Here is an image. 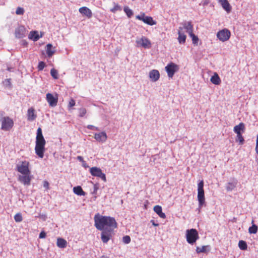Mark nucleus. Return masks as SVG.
Masks as SVG:
<instances>
[{"label":"nucleus","mask_w":258,"mask_h":258,"mask_svg":"<svg viewBox=\"0 0 258 258\" xmlns=\"http://www.w3.org/2000/svg\"><path fill=\"white\" fill-rule=\"evenodd\" d=\"M87 128L90 130H99L98 128L97 127H95V126H93V125H88L87 126Z\"/></svg>","instance_id":"nucleus-46"},{"label":"nucleus","mask_w":258,"mask_h":258,"mask_svg":"<svg viewBox=\"0 0 258 258\" xmlns=\"http://www.w3.org/2000/svg\"><path fill=\"white\" fill-rule=\"evenodd\" d=\"M79 116L83 117L87 112V110L85 108H81L79 109Z\"/></svg>","instance_id":"nucleus-40"},{"label":"nucleus","mask_w":258,"mask_h":258,"mask_svg":"<svg viewBox=\"0 0 258 258\" xmlns=\"http://www.w3.org/2000/svg\"><path fill=\"white\" fill-rule=\"evenodd\" d=\"M210 81L213 84L216 85H220L221 82V79L217 73L214 74V75L211 78Z\"/></svg>","instance_id":"nucleus-23"},{"label":"nucleus","mask_w":258,"mask_h":258,"mask_svg":"<svg viewBox=\"0 0 258 258\" xmlns=\"http://www.w3.org/2000/svg\"><path fill=\"white\" fill-rule=\"evenodd\" d=\"M101 258H109L107 256H102Z\"/></svg>","instance_id":"nucleus-51"},{"label":"nucleus","mask_w":258,"mask_h":258,"mask_svg":"<svg viewBox=\"0 0 258 258\" xmlns=\"http://www.w3.org/2000/svg\"><path fill=\"white\" fill-rule=\"evenodd\" d=\"M237 183V180L235 179H233V181L229 182L226 186V190L227 191L232 190L236 187Z\"/></svg>","instance_id":"nucleus-25"},{"label":"nucleus","mask_w":258,"mask_h":258,"mask_svg":"<svg viewBox=\"0 0 258 258\" xmlns=\"http://www.w3.org/2000/svg\"><path fill=\"white\" fill-rule=\"evenodd\" d=\"M45 143L46 142L43 136L42 130L40 127H39L37 131L35 151L36 155L40 158L44 157Z\"/></svg>","instance_id":"nucleus-3"},{"label":"nucleus","mask_w":258,"mask_h":258,"mask_svg":"<svg viewBox=\"0 0 258 258\" xmlns=\"http://www.w3.org/2000/svg\"><path fill=\"white\" fill-rule=\"evenodd\" d=\"M183 28L179 27L178 31V37L177 38L178 41L180 44H184L185 42L186 36L182 32Z\"/></svg>","instance_id":"nucleus-16"},{"label":"nucleus","mask_w":258,"mask_h":258,"mask_svg":"<svg viewBox=\"0 0 258 258\" xmlns=\"http://www.w3.org/2000/svg\"><path fill=\"white\" fill-rule=\"evenodd\" d=\"M189 36L192 39V43L195 45H198L199 41V38L198 36H196L193 33H192L191 34H189Z\"/></svg>","instance_id":"nucleus-33"},{"label":"nucleus","mask_w":258,"mask_h":258,"mask_svg":"<svg viewBox=\"0 0 258 258\" xmlns=\"http://www.w3.org/2000/svg\"><path fill=\"white\" fill-rule=\"evenodd\" d=\"M204 181L201 180L198 184V200L199 207L201 208L205 203V198L204 190Z\"/></svg>","instance_id":"nucleus-5"},{"label":"nucleus","mask_w":258,"mask_h":258,"mask_svg":"<svg viewBox=\"0 0 258 258\" xmlns=\"http://www.w3.org/2000/svg\"><path fill=\"white\" fill-rule=\"evenodd\" d=\"M245 125L243 122L239 123L238 125L234 127V132L236 134H240L241 131L244 132Z\"/></svg>","instance_id":"nucleus-24"},{"label":"nucleus","mask_w":258,"mask_h":258,"mask_svg":"<svg viewBox=\"0 0 258 258\" xmlns=\"http://www.w3.org/2000/svg\"><path fill=\"white\" fill-rule=\"evenodd\" d=\"M37 115L35 113V110L31 107L27 111V119L29 121H33L36 119Z\"/></svg>","instance_id":"nucleus-19"},{"label":"nucleus","mask_w":258,"mask_h":258,"mask_svg":"<svg viewBox=\"0 0 258 258\" xmlns=\"http://www.w3.org/2000/svg\"><path fill=\"white\" fill-rule=\"evenodd\" d=\"M29 38L34 41H37L39 39V36L37 31H31L29 35Z\"/></svg>","instance_id":"nucleus-28"},{"label":"nucleus","mask_w":258,"mask_h":258,"mask_svg":"<svg viewBox=\"0 0 258 258\" xmlns=\"http://www.w3.org/2000/svg\"><path fill=\"white\" fill-rule=\"evenodd\" d=\"M75 104H76L75 100L74 99L71 98L70 100L69 104H68L69 109L70 110L73 107H74L75 105Z\"/></svg>","instance_id":"nucleus-39"},{"label":"nucleus","mask_w":258,"mask_h":258,"mask_svg":"<svg viewBox=\"0 0 258 258\" xmlns=\"http://www.w3.org/2000/svg\"><path fill=\"white\" fill-rule=\"evenodd\" d=\"M231 36L230 31L227 29H223L220 30L217 33V38L222 42L228 40Z\"/></svg>","instance_id":"nucleus-8"},{"label":"nucleus","mask_w":258,"mask_h":258,"mask_svg":"<svg viewBox=\"0 0 258 258\" xmlns=\"http://www.w3.org/2000/svg\"><path fill=\"white\" fill-rule=\"evenodd\" d=\"M90 172L92 176L99 177L104 182L106 181V175L100 168L97 167H91L90 168Z\"/></svg>","instance_id":"nucleus-9"},{"label":"nucleus","mask_w":258,"mask_h":258,"mask_svg":"<svg viewBox=\"0 0 258 258\" xmlns=\"http://www.w3.org/2000/svg\"><path fill=\"white\" fill-rule=\"evenodd\" d=\"M77 159L81 162H83L84 161V159H83V158L82 157V156H78L77 157Z\"/></svg>","instance_id":"nucleus-49"},{"label":"nucleus","mask_w":258,"mask_h":258,"mask_svg":"<svg viewBox=\"0 0 258 258\" xmlns=\"http://www.w3.org/2000/svg\"><path fill=\"white\" fill-rule=\"evenodd\" d=\"M46 52L49 57H51L55 52V47H53L51 44H48L46 46Z\"/></svg>","instance_id":"nucleus-21"},{"label":"nucleus","mask_w":258,"mask_h":258,"mask_svg":"<svg viewBox=\"0 0 258 258\" xmlns=\"http://www.w3.org/2000/svg\"><path fill=\"white\" fill-rule=\"evenodd\" d=\"M236 141L237 142H239V144L241 145L243 144L244 140L241 135V133L237 134Z\"/></svg>","instance_id":"nucleus-35"},{"label":"nucleus","mask_w":258,"mask_h":258,"mask_svg":"<svg viewBox=\"0 0 258 258\" xmlns=\"http://www.w3.org/2000/svg\"><path fill=\"white\" fill-rule=\"evenodd\" d=\"M95 226L98 230L116 228L117 222L113 217L100 215L97 214L94 216Z\"/></svg>","instance_id":"nucleus-1"},{"label":"nucleus","mask_w":258,"mask_h":258,"mask_svg":"<svg viewBox=\"0 0 258 258\" xmlns=\"http://www.w3.org/2000/svg\"><path fill=\"white\" fill-rule=\"evenodd\" d=\"M137 19L143 21L144 23L152 26L156 24V22L150 16H147L144 13H141L140 15L136 16Z\"/></svg>","instance_id":"nucleus-6"},{"label":"nucleus","mask_w":258,"mask_h":258,"mask_svg":"<svg viewBox=\"0 0 258 258\" xmlns=\"http://www.w3.org/2000/svg\"><path fill=\"white\" fill-rule=\"evenodd\" d=\"M50 74L54 79H57L58 78V72L55 69H52L50 70Z\"/></svg>","instance_id":"nucleus-34"},{"label":"nucleus","mask_w":258,"mask_h":258,"mask_svg":"<svg viewBox=\"0 0 258 258\" xmlns=\"http://www.w3.org/2000/svg\"><path fill=\"white\" fill-rule=\"evenodd\" d=\"M258 230V227L255 224H253L248 229V232L250 234H255Z\"/></svg>","instance_id":"nucleus-31"},{"label":"nucleus","mask_w":258,"mask_h":258,"mask_svg":"<svg viewBox=\"0 0 258 258\" xmlns=\"http://www.w3.org/2000/svg\"><path fill=\"white\" fill-rule=\"evenodd\" d=\"M238 246L241 250H245L247 248L246 242L244 240H240L238 242Z\"/></svg>","instance_id":"nucleus-30"},{"label":"nucleus","mask_w":258,"mask_h":258,"mask_svg":"<svg viewBox=\"0 0 258 258\" xmlns=\"http://www.w3.org/2000/svg\"><path fill=\"white\" fill-rule=\"evenodd\" d=\"M165 70L169 78H172L174 73L179 70V66L171 62L166 66Z\"/></svg>","instance_id":"nucleus-11"},{"label":"nucleus","mask_w":258,"mask_h":258,"mask_svg":"<svg viewBox=\"0 0 258 258\" xmlns=\"http://www.w3.org/2000/svg\"><path fill=\"white\" fill-rule=\"evenodd\" d=\"M122 241L125 244H128L131 242V238L129 236L126 235L123 237Z\"/></svg>","instance_id":"nucleus-43"},{"label":"nucleus","mask_w":258,"mask_h":258,"mask_svg":"<svg viewBox=\"0 0 258 258\" xmlns=\"http://www.w3.org/2000/svg\"><path fill=\"white\" fill-rule=\"evenodd\" d=\"M29 166V162L25 160L21 162L16 166L17 171L22 174L19 176L18 180L25 185H29L32 179Z\"/></svg>","instance_id":"nucleus-2"},{"label":"nucleus","mask_w":258,"mask_h":258,"mask_svg":"<svg viewBox=\"0 0 258 258\" xmlns=\"http://www.w3.org/2000/svg\"><path fill=\"white\" fill-rule=\"evenodd\" d=\"M98 189V186L96 184H95L94 186V191L93 192V194H96Z\"/></svg>","instance_id":"nucleus-48"},{"label":"nucleus","mask_w":258,"mask_h":258,"mask_svg":"<svg viewBox=\"0 0 258 258\" xmlns=\"http://www.w3.org/2000/svg\"><path fill=\"white\" fill-rule=\"evenodd\" d=\"M24 13V9L21 7H18L17 8L16 14L18 15H23Z\"/></svg>","instance_id":"nucleus-41"},{"label":"nucleus","mask_w":258,"mask_h":258,"mask_svg":"<svg viewBox=\"0 0 258 258\" xmlns=\"http://www.w3.org/2000/svg\"><path fill=\"white\" fill-rule=\"evenodd\" d=\"M67 241L63 238H58L57 240V246L59 248H64L67 246Z\"/></svg>","instance_id":"nucleus-29"},{"label":"nucleus","mask_w":258,"mask_h":258,"mask_svg":"<svg viewBox=\"0 0 258 258\" xmlns=\"http://www.w3.org/2000/svg\"><path fill=\"white\" fill-rule=\"evenodd\" d=\"M120 7L117 4L114 3V7L111 9L110 11L112 13H115L117 11H121Z\"/></svg>","instance_id":"nucleus-36"},{"label":"nucleus","mask_w":258,"mask_h":258,"mask_svg":"<svg viewBox=\"0 0 258 258\" xmlns=\"http://www.w3.org/2000/svg\"><path fill=\"white\" fill-rule=\"evenodd\" d=\"M74 192L78 196H85V192L80 186H75L73 188Z\"/></svg>","instance_id":"nucleus-27"},{"label":"nucleus","mask_w":258,"mask_h":258,"mask_svg":"<svg viewBox=\"0 0 258 258\" xmlns=\"http://www.w3.org/2000/svg\"><path fill=\"white\" fill-rule=\"evenodd\" d=\"M149 77L152 81L156 82L159 79L160 73L158 70H153L149 73Z\"/></svg>","instance_id":"nucleus-17"},{"label":"nucleus","mask_w":258,"mask_h":258,"mask_svg":"<svg viewBox=\"0 0 258 258\" xmlns=\"http://www.w3.org/2000/svg\"><path fill=\"white\" fill-rule=\"evenodd\" d=\"M45 67V63L43 61H40L38 63V69L39 71H42Z\"/></svg>","instance_id":"nucleus-42"},{"label":"nucleus","mask_w":258,"mask_h":258,"mask_svg":"<svg viewBox=\"0 0 258 258\" xmlns=\"http://www.w3.org/2000/svg\"><path fill=\"white\" fill-rule=\"evenodd\" d=\"M14 219L16 222H20L22 221L23 218L21 213H19L14 216Z\"/></svg>","instance_id":"nucleus-37"},{"label":"nucleus","mask_w":258,"mask_h":258,"mask_svg":"<svg viewBox=\"0 0 258 258\" xmlns=\"http://www.w3.org/2000/svg\"><path fill=\"white\" fill-rule=\"evenodd\" d=\"M136 43L145 48H150L151 47L150 40L146 37H142L140 40H137Z\"/></svg>","instance_id":"nucleus-13"},{"label":"nucleus","mask_w":258,"mask_h":258,"mask_svg":"<svg viewBox=\"0 0 258 258\" xmlns=\"http://www.w3.org/2000/svg\"><path fill=\"white\" fill-rule=\"evenodd\" d=\"M186 238L189 244H194L199 238L198 231L194 228L187 230L186 231Z\"/></svg>","instance_id":"nucleus-4"},{"label":"nucleus","mask_w":258,"mask_h":258,"mask_svg":"<svg viewBox=\"0 0 258 258\" xmlns=\"http://www.w3.org/2000/svg\"><path fill=\"white\" fill-rule=\"evenodd\" d=\"M196 251L198 253L205 252L206 251V246H203L202 247H197Z\"/></svg>","instance_id":"nucleus-38"},{"label":"nucleus","mask_w":258,"mask_h":258,"mask_svg":"<svg viewBox=\"0 0 258 258\" xmlns=\"http://www.w3.org/2000/svg\"><path fill=\"white\" fill-rule=\"evenodd\" d=\"M25 34V29L23 26H20L15 30V36L18 38H23Z\"/></svg>","instance_id":"nucleus-18"},{"label":"nucleus","mask_w":258,"mask_h":258,"mask_svg":"<svg viewBox=\"0 0 258 258\" xmlns=\"http://www.w3.org/2000/svg\"><path fill=\"white\" fill-rule=\"evenodd\" d=\"M14 125V121L12 119L8 116L4 117L2 120V130L4 131H10Z\"/></svg>","instance_id":"nucleus-7"},{"label":"nucleus","mask_w":258,"mask_h":258,"mask_svg":"<svg viewBox=\"0 0 258 258\" xmlns=\"http://www.w3.org/2000/svg\"><path fill=\"white\" fill-rule=\"evenodd\" d=\"M49 182L47 181H44L43 182V186L46 189H48L49 187Z\"/></svg>","instance_id":"nucleus-44"},{"label":"nucleus","mask_w":258,"mask_h":258,"mask_svg":"<svg viewBox=\"0 0 258 258\" xmlns=\"http://www.w3.org/2000/svg\"><path fill=\"white\" fill-rule=\"evenodd\" d=\"M114 228L105 229L101 234V239L103 242L107 243L112 237L113 231Z\"/></svg>","instance_id":"nucleus-10"},{"label":"nucleus","mask_w":258,"mask_h":258,"mask_svg":"<svg viewBox=\"0 0 258 258\" xmlns=\"http://www.w3.org/2000/svg\"><path fill=\"white\" fill-rule=\"evenodd\" d=\"M79 12L84 16H86L88 18H90L92 16V12L91 10L86 7H83L79 9Z\"/></svg>","instance_id":"nucleus-15"},{"label":"nucleus","mask_w":258,"mask_h":258,"mask_svg":"<svg viewBox=\"0 0 258 258\" xmlns=\"http://www.w3.org/2000/svg\"><path fill=\"white\" fill-rule=\"evenodd\" d=\"M123 10L128 18H131L133 15L132 10L129 9L128 7H124Z\"/></svg>","instance_id":"nucleus-32"},{"label":"nucleus","mask_w":258,"mask_h":258,"mask_svg":"<svg viewBox=\"0 0 258 258\" xmlns=\"http://www.w3.org/2000/svg\"><path fill=\"white\" fill-rule=\"evenodd\" d=\"M255 152L258 154V135H257L256 137Z\"/></svg>","instance_id":"nucleus-47"},{"label":"nucleus","mask_w":258,"mask_h":258,"mask_svg":"<svg viewBox=\"0 0 258 258\" xmlns=\"http://www.w3.org/2000/svg\"><path fill=\"white\" fill-rule=\"evenodd\" d=\"M220 2L224 10L229 12L231 10V7L227 0H220Z\"/></svg>","instance_id":"nucleus-26"},{"label":"nucleus","mask_w":258,"mask_h":258,"mask_svg":"<svg viewBox=\"0 0 258 258\" xmlns=\"http://www.w3.org/2000/svg\"><path fill=\"white\" fill-rule=\"evenodd\" d=\"M151 222L152 223L153 225L155 226H158L159 225L158 224L155 223L154 220H151Z\"/></svg>","instance_id":"nucleus-50"},{"label":"nucleus","mask_w":258,"mask_h":258,"mask_svg":"<svg viewBox=\"0 0 258 258\" xmlns=\"http://www.w3.org/2000/svg\"><path fill=\"white\" fill-rule=\"evenodd\" d=\"M94 139L98 142H105L107 140V136L105 132H102L95 134Z\"/></svg>","instance_id":"nucleus-14"},{"label":"nucleus","mask_w":258,"mask_h":258,"mask_svg":"<svg viewBox=\"0 0 258 258\" xmlns=\"http://www.w3.org/2000/svg\"><path fill=\"white\" fill-rule=\"evenodd\" d=\"M46 99L50 106L55 107L56 106L58 102L57 94L54 96L52 94L48 93L46 95Z\"/></svg>","instance_id":"nucleus-12"},{"label":"nucleus","mask_w":258,"mask_h":258,"mask_svg":"<svg viewBox=\"0 0 258 258\" xmlns=\"http://www.w3.org/2000/svg\"><path fill=\"white\" fill-rule=\"evenodd\" d=\"M183 25V29L186 30V32L188 34H191L193 33V25L191 24V22H185L182 23Z\"/></svg>","instance_id":"nucleus-20"},{"label":"nucleus","mask_w":258,"mask_h":258,"mask_svg":"<svg viewBox=\"0 0 258 258\" xmlns=\"http://www.w3.org/2000/svg\"><path fill=\"white\" fill-rule=\"evenodd\" d=\"M154 211L155 213H156L158 216L162 218H165L166 215L164 213L162 212V209L161 206L159 205H156L154 207Z\"/></svg>","instance_id":"nucleus-22"},{"label":"nucleus","mask_w":258,"mask_h":258,"mask_svg":"<svg viewBox=\"0 0 258 258\" xmlns=\"http://www.w3.org/2000/svg\"><path fill=\"white\" fill-rule=\"evenodd\" d=\"M46 237V233L44 231H41L39 234V238H44Z\"/></svg>","instance_id":"nucleus-45"}]
</instances>
